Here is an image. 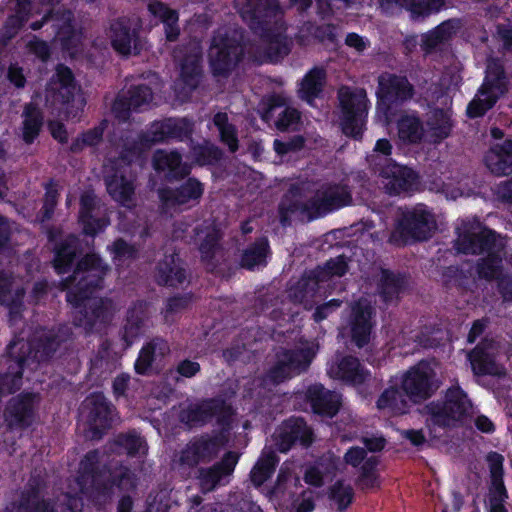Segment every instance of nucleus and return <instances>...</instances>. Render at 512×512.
I'll return each instance as SVG.
<instances>
[{
    "instance_id": "1",
    "label": "nucleus",
    "mask_w": 512,
    "mask_h": 512,
    "mask_svg": "<svg viewBox=\"0 0 512 512\" xmlns=\"http://www.w3.org/2000/svg\"><path fill=\"white\" fill-rule=\"evenodd\" d=\"M213 417L216 418L220 428L219 436L213 439L201 438L190 442L180 455L179 465L181 468L185 466L193 467L201 461L210 460L225 444L236 446L238 443H245L243 433L249 427L248 421L240 425L234 417L231 406L220 399L190 404L180 414L181 421L191 427L202 425Z\"/></svg>"
},
{
    "instance_id": "2",
    "label": "nucleus",
    "mask_w": 512,
    "mask_h": 512,
    "mask_svg": "<svg viewBox=\"0 0 512 512\" xmlns=\"http://www.w3.org/2000/svg\"><path fill=\"white\" fill-rule=\"evenodd\" d=\"M108 266L96 254H87L77 265L71 279L63 283L67 301L75 310V325L87 332L100 331L114 311L111 301L97 296Z\"/></svg>"
},
{
    "instance_id": "3",
    "label": "nucleus",
    "mask_w": 512,
    "mask_h": 512,
    "mask_svg": "<svg viewBox=\"0 0 512 512\" xmlns=\"http://www.w3.org/2000/svg\"><path fill=\"white\" fill-rule=\"evenodd\" d=\"M455 249L464 254H479L476 265L481 279L494 280L505 301H512V278L503 274V256H506L505 239L487 228L476 217L458 220ZM512 268V256L506 260Z\"/></svg>"
},
{
    "instance_id": "4",
    "label": "nucleus",
    "mask_w": 512,
    "mask_h": 512,
    "mask_svg": "<svg viewBox=\"0 0 512 512\" xmlns=\"http://www.w3.org/2000/svg\"><path fill=\"white\" fill-rule=\"evenodd\" d=\"M136 486V478L124 467L106 465L99 452L88 453L81 461L78 475L68 491L62 496L61 512H80L84 498L99 500L113 493L114 487L119 490H130Z\"/></svg>"
},
{
    "instance_id": "5",
    "label": "nucleus",
    "mask_w": 512,
    "mask_h": 512,
    "mask_svg": "<svg viewBox=\"0 0 512 512\" xmlns=\"http://www.w3.org/2000/svg\"><path fill=\"white\" fill-rule=\"evenodd\" d=\"M192 131V123L186 118L166 119L152 123L149 131L144 136H139L137 142L123 152L118 160L109 158L104 164L103 173L110 196L125 207H131L133 203L134 185L131 178H127V170L133 161V157L139 154L142 147H148L153 143L164 141L168 138H179L187 136ZM122 147H130L128 140H125Z\"/></svg>"
},
{
    "instance_id": "6",
    "label": "nucleus",
    "mask_w": 512,
    "mask_h": 512,
    "mask_svg": "<svg viewBox=\"0 0 512 512\" xmlns=\"http://www.w3.org/2000/svg\"><path fill=\"white\" fill-rule=\"evenodd\" d=\"M241 33L237 30L229 34L227 28L219 29L214 35L209 48V62L215 77L226 76L240 60V54L247 52L248 59L255 62H277L290 51L291 41L282 34L271 35L266 33L261 38V44L265 46L254 47L253 44L240 46L237 40Z\"/></svg>"
},
{
    "instance_id": "7",
    "label": "nucleus",
    "mask_w": 512,
    "mask_h": 512,
    "mask_svg": "<svg viewBox=\"0 0 512 512\" xmlns=\"http://www.w3.org/2000/svg\"><path fill=\"white\" fill-rule=\"evenodd\" d=\"M351 194L345 185L331 183H301L292 187L281 201L279 212L282 224L295 215L311 221L351 203Z\"/></svg>"
},
{
    "instance_id": "8",
    "label": "nucleus",
    "mask_w": 512,
    "mask_h": 512,
    "mask_svg": "<svg viewBox=\"0 0 512 512\" xmlns=\"http://www.w3.org/2000/svg\"><path fill=\"white\" fill-rule=\"evenodd\" d=\"M346 258L342 255L330 259L323 267L305 273L295 284L288 289L287 299L282 302L281 312L273 310V319L283 316L292 319L299 310L292 306L302 305L304 309H310L322 300L329 291L336 289L338 279L347 271Z\"/></svg>"
},
{
    "instance_id": "9",
    "label": "nucleus",
    "mask_w": 512,
    "mask_h": 512,
    "mask_svg": "<svg viewBox=\"0 0 512 512\" xmlns=\"http://www.w3.org/2000/svg\"><path fill=\"white\" fill-rule=\"evenodd\" d=\"M37 335L36 345L33 342L24 341V338H16L9 345V357L6 360L9 371L0 376V398L17 390L20 387L22 375L36 370L67 337L64 329H59L58 334L42 330L37 332ZM27 379H31L29 375Z\"/></svg>"
},
{
    "instance_id": "10",
    "label": "nucleus",
    "mask_w": 512,
    "mask_h": 512,
    "mask_svg": "<svg viewBox=\"0 0 512 512\" xmlns=\"http://www.w3.org/2000/svg\"><path fill=\"white\" fill-rule=\"evenodd\" d=\"M436 373V362L420 361L394 379V385L399 383L402 392L394 386L389 387L379 397L377 408L394 415L405 413L409 401L416 403L425 400L438 388Z\"/></svg>"
},
{
    "instance_id": "11",
    "label": "nucleus",
    "mask_w": 512,
    "mask_h": 512,
    "mask_svg": "<svg viewBox=\"0 0 512 512\" xmlns=\"http://www.w3.org/2000/svg\"><path fill=\"white\" fill-rule=\"evenodd\" d=\"M392 145L387 139H379L367 162L378 176L380 184L390 195H399L417 189V173L404 165L396 163L391 157Z\"/></svg>"
},
{
    "instance_id": "12",
    "label": "nucleus",
    "mask_w": 512,
    "mask_h": 512,
    "mask_svg": "<svg viewBox=\"0 0 512 512\" xmlns=\"http://www.w3.org/2000/svg\"><path fill=\"white\" fill-rule=\"evenodd\" d=\"M425 131L419 117L415 114H405L398 120V137L401 142L408 144L427 141L438 143L447 138L452 128L450 109H434L427 121Z\"/></svg>"
},
{
    "instance_id": "13",
    "label": "nucleus",
    "mask_w": 512,
    "mask_h": 512,
    "mask_svg": "<svg viewBox=\"0 0 512 512\" xmlns=\"http://www.w3.org/2000/svg\"><path fill=\"white\" fill-rule=\"evenodd\" d=\"M317 350L318 345L315 342L304 341L300 342L293 350L278 353L276 361L266 378L259 381L257 395H261L264 391H270L272 386L306 370L315 357Z\"/></svg>"
},
{
    "instance_id": "14",
    "label": "nucleus",
    "mask_w": 512,
    "mask_h": 512,
    "mask_svg": "<svg viewBox=\"0 0 512 512\" xmlns=\"http://www.w3.org/2000/svg\"><path fill=\"white\" fill-rule=\"evenodd\" d=\"M427 425L454 427L464 425L473 415V406L466 393L458 386L450 387L442 402L430 403L426 407Z\"/></svg>"
},
{
    "instance_id": "15",
    "label": "nucleus",
    "mask_w": 512,
    "mask_h": 512,
    "mask_svg": "<svg viewBox=\"0 0 512 512\" xmlns=\"http://www.w3.org/2000/svg\"><path fill=\"white\" fill-rule=\"evenodd\" d=\"M46 105L57 107L65 105L67 117L77 119L83 111L85 101L76 94V85L69 68L58 65L55 75L51 78L45 90Z\"/></svg>"
},
{
    "instance_id": "16",
    "label": "nucleus",
    "mask_w": 512,
    "mask_h": 512,
    "mask_svg": "<svg viewBox=\"0 0 512 512\" xmlns=\"http://www.w3.org/2000/svg\"><path fill=\"white\" fill-rule=\"evenodd\" d=\"M435 225L434 215L424 204L400 208L396 228L391 234L390 241L396 244H404L409 239H426Z\"/></svg>"
},
{
    "instance_id": "17",
    "label": "nucleus",
    "mask_w": 512,
    "mask_h": 512,
    "mask_svg": "<svg viewBox=\"0 0 512 512\" xmlns=\"http://www.w3.org/2000/svg\"><path fill=\"white\" fill-rule=\"evenodd\" d=\"M341 107V128L345 135L361 137L368 114V100L364 89L341 87L338 92Z\"/></svg>"
},
{
    "instance_id": "18",
    "label": "nucleus",
    "mask_w": 512,
    "mask_h": 512,
    "mask_svg": "<svg viewBox=\"0 0 512 512\" xmlns=\"http://www.w3.org/2000/svg\"><path fill=\"white\" fill-rule=\"evenodd\" d=\"M506 90L507 79L502 64L498 60H488L484 82L467 107L468 116L475 118L484 115Z\"/></svg>"
},
{
    "instance_id": "19",
    "label": "nucleus",
    "mask_w": 512,
    "mask_h": 512,
    "mask_svg": "<svg viewBox=\"0 0 512 512\" xmlns=\"http://www.w3.org/2000/svg\"><path fill=\"white\" fill-rule=\"evenodd\" d=\"M374 308L370 296L359 298L350 304L342 318L340 336L350 337L359 348L366 345L372 330V315Z\"/></svg>"
},
{
    "instance_id": "20",
    "label": "nucleus",
    "mask_w": 512,
    "mask_h": 512,
    "mask_svg": "<svg viewBox=\"0 0 512 512\" xmlns=\"http://www.w3.org/2000/svg\"><path fill=\"white\" fill-rule=\"evenodd\" d=\"M412 86L406 78L390 73H383L378 80V104L376 120L386 126L390 123L391 104L411 97Z\"/></svg>"
},
{
    "instance_id": "21",
    "label": "nucleus",
    "mask_w": 512,
    "mask_h": 512,
    "mask_svg": "<svg viewBox=\"0 0 512 512\" xmlns=\"http://www.w3.org/2000/svg\"><path fill=\"white\" fill-rule=\"evenodd\" d=\"M174 57L180 64V77L175 82L174 93L177 100L184 102L199 82L201 59L199 43L193 42L185 53L176 51Z\"/></svg>"
},
{
    "instance_id": "22",
    "label": "nucleus",
    "mask_w": 512,
    "mask_h": 512,
    "mask_svg": "<svg viewBox=\"0 0 512 512\" xmlns=\"http://www.w3.org/2000/svg\"><path fill=\"white\" fill-rule=\"evenodd\" d=\"M204 193V185L196 178H189L177 189L159 190L161 208L164 214L172 215L184 208L197 204Z\"/></svg>"
},
{
    "instance_id": "23",
    "label": "nucleus",
    "mask_w": 512,
    "mask_h": 512,
    "mask_svg": "<svg viewBox=\"0 0 512 512\" xmlns=\"http://www.w3.org/2000/svg\"><path fill=\"white\" fill-rule=\"evenodd\" d=\"M140 27L137 18H120L113 22L109 33L114 50L124 56L140 53L144 47V41L139 36Z\"/></svg>"
},
{
    "instance_id": "24",
    "label": "nucleus",
    "mask_w": 512,
    "mask_h": 512,
    "mask_svg": "<svg viewBox=\"0 0 512 512\" xmlns=\"http://www.w3.org/2000/svg\"><path fill=\"white\" fill-rule=\"evenodd\" d=\"M508 351L498 342L485 340L479 344L472 352L467 354L471 368L476 375H495L501 376L505 369L499 363L503 355Z\"/></svg>"
},
{
    "instance_id": "25",
    "label": "nucleus",
    "mask_w": 512,
    "mask_h": 512,
    "mask_svg": "<svg viewBox=\"0 0 512 512\" xmlns=\"http://www.w3.org/2000/svg\"><path fill=\"white\" fill-rule=\"evenodd\" d=\"M114 416V409L100 393L87 397L80 407V418L88 424L93 437L109 427L114 421Z\"/></svg>"
},
{
    "instance_id": "26",
    "label": "nucleus",
    "mask_w": 512,
    "mask_h": 512,
    "mask_svg": "<svg viewBox=\"0 0 512 512\" xmlns=\"http://www.w3.org/2000/svg\"><path fill=\"white\" fill-rule=\"evenodd\" d=\"M327 374L330 378L341 380L357 389L371 379L370 372L361 365L357 358L338 353L328 363Z\"/></svg>"
},
{
    "instance_id": "27",
    "label": "nucleus",
    "mask_w": 512,
    "mask_h": 512,
    "mask_svg": "<svg viewBox=\"0 0 512 512\" xmlns=\"http://www.w3.org/2000/svg\"><path fill=\"white\" fill-rule=\"evenodd\" d=\"M346 464L359 468L358 484L362 489H374L380 486L378 456H367L365 449L351 447L344 455Z\"/></svg>"
},
{
    "instance_id": "28",
    "label": "nucleus",
    "mask_w": 512,
    "mask_h": 512,
    "mask_svg": "<svg viewBox=\"0 0 512 512\" xmlns=\"http://www.w3.org/2000/svg\"><path fill=\"white\" fill-rule=\"evenodd\" d=\"M235 5L244 21L252 30L268 25L271 19H277L281 13L276 0H235Z\"/></svg>"
},
{
    "instance_id": "29",
    "label": "nucleus",
    "mask_w": 512,
    "mask_h": 512,
    "mask_svg": "<svg viewBox=\"0 0 512 512\" xmlns=\"http://www.w3.org/2000/svg\"><path fill=\"white\" fill-rule=\"evenodd\" d=\"M152 87L146 84H139L127 92H122L114 101L112 113L119 122L129 118L131 110H143L153 100Z\"/></svg>"
},
{
    "instance_id": "30",
    "label": "nucleus",
    "mask_w": 512,
    "mask_h": 512,
    "mask_svg": "<svg viewBox=\"0 0 512 512\" xmlns=\"http://www.w3.org/2000/svg\"><path fill=\"white\" fill-rule=\"evenodd\" d=\"M312 439V431L299 418H291L285 421L274 433L275 444L281 452L288 451L296 441H299L303 446H308Z\"/></svg>"
},
{
    "instance_id": "31",
    "label": "nucleus",
    "mask_w": 512,
    "mask_h": 512,
    "mask_svg": "<svg viewBox=\"0 0 512 512\" xmlns=\"http://www.w3.org/2000/svg\"><path fill=\"white\" fill-rule=\"evenodd\" d=\"M379 2L384 12L392 14L405 8L414 20L437 13L445 5L444 0H379Z\"/></svg>"
},
{
    "instance_id": "32",
    "label": "nucleus",
    "mask_w": 512,
    "mask_h": 512,
    "mask_svg": "<svg viewBox=\"0 0 512 512\" xmlns=\"http://www.w3.org/2000/svg\"><path fill=\"white\" fill-rule=\"evenodd\" d=\"M305 397L308 400L312 411L323 417L332 418L341 405V395L337 392L326 390L321 384L310 385Z\"/></svg>"
},
{
    "instance_id": "33",
    "label": "nucleus",
    "mask_w": 512,
    "mask_h": 512,
    "mask_svg": "<svg viewBox=\"0 0 512 512\" xmlns=\"http://www.w3.org/2000/svg\"><path fill=\"white\" fill-rule=\"evenodd\" d=\"M80 204L79 221L86 235L95 236L109 225L106 217L96 218L100 204L92 191H85L81 195Z\"/></svg>"
},
{
    "instance_id": "34",
    "label": "nucleus",
    "mask_w": 512,
    "mask_h": 512,
    "mask_svg": "<svg viewBox=\"0 0 512 512\" xmlns=\"http://www.w3.org/2000/svg\"><path fill=\"white\" fill-rule=\"evenodd\" d=\"M238 458L236 453L228 452L217 465L209 469H202L199 473V482L202 491L208 492L213 490L217 485L227 483L238 463Z\"/></svg>"
},
{
    "instance_id": "35",
    "label": "nucleus",
    "mask_w": 512,
    "mask_h": 512,
    "mask_svg": "<svg viewBox=\"0 0 512 512\" xmlns=\"http://www.w3.org/2000/svg\"><path fill=\"white\" fill-rule=\"evenodd\" d=\"M37 396L31 393L13 398L6 409L5 418L10 427H26L33 422Z\"/></svg>"
},
{
    "instance_id": "36",
    "label": "nucleus",
    "mask_w": 512,
    "mask_h": 512,
    "mask_svg": "<svg viewBox=\"0 0 512 512\" xmlns=\"http://www.w3.org/2000/svg\"><path fill=\"white\" fill-rule=\"evenodd\" d=\"M484 163L496 176L512 174V140L492 146L484 157Z\"/></svg>"
},
{
    "instance_id": "37",
    "label": "nucleus",
    "mask_w": 512,
    "mask_h": 512,
    "mask_svg": "<svg viewBox=\"0 0 512 512\" xmlns=\"http://www.w3.org/2000/svg\"><path fill=\"white\" fill-rule=\"evenodd\" d=\"M459 22L448 20L421 36V48L425 54L441 50L459 29Z\"/></svg>"
},
{
    "instance_id": "38",
    "label": "nucleus",
    "mask_w": 512,
    "mask_h": 512,
    "mask_svg": "<svg viewBox=\"0 0 512 512\" xmlns=\"http://www.w3.org/2000/svg\"><path fill=\"white\" fill-rule=\"evenodd\" d=\"M23 290L15 280H11L0 274V303L9 308V321L16 323L21 311V299Z\"/></svg>"
},
{
    "instance_id": "39",
    "label": "nucleus",
    "mask_w": 512,
    "mask_h": 512,
    "mask_svg": "<svg viewBox=\"0 0 512 512\" xmlns=\"http://www.w3.org/2000/svg\"><path fill=\"white\" fill-rule=\"evenodd\" d=\"M153 167L156 171L165 172L172 178L183 177L190 172V166L182 163L180 155L174 151H157L153 158Z\"/></svg>"
},
{
    "instance_id": "40",
    "label": "nucleus",
    "mask_w": 512,
    "mask_h": 512,
    "mask_svg": "<svg viewBox=\"0 0 512 512\" xmlns=\"http://www.w3.org/2000/svg\"><path fill=\"white\" fill-rule=\"evenodd\" d=\"M326 73L322 68L315 67L311 69L299 84V97L309 105L318 98L322 92L325 83Z\"/></svg>"
},
{
    "instance_id": "41",
    "label": "nucleus",
    "mask_w": 512,
    "mask_h": 512,
    "mask_svg": "<svg viewBox=\"0 0 512 512\" xmlns=\"http://www.w3.org/2000/svg\"><path fill=\"white\" fill-rule=\"evenodd\" d=\"M148 10L152 16L164 24L166 38L169 41L175 40L179 34L177 12L161 2L149 3Z\"/></svg>"
},
{
    "instance_id": "42",
    "label": "nucleus",
    "mask_w": 512,
    "mask_h": 512,
    "mask_svg": "<svg viewBox=\"0 0 512 512\" xmlns=\"http://www.w3.org/2000/svg\"><path fill=\"white\" fill-rule=\"evenodd\" d=\"M169 350L167 343L156 339L142 348L135 362V370L139 374H146L152 368V363L158 356H163Z\"/></svg>"
},
{
    "instance_id": "43",
    "label": "nucleus",
    "mask_w": 512,
    "mask_h": 512,
    "mask_svg": "<svg viewBox=\"0 0 512 512\" xmlns=\"http://www.w3.org/2000/svg\"><path fill=\"white\" fill-rule=\"evenodd\" d=\"M156 277L160 284L176 286L181 284L186 276L184 269L180 266L179 259L170 255L159 264Z\"/></svg>"
},
{
    "instance_id": "44",
    "label": "nucleus",
    "mask_w": 512,
    "mask_h": 512,
    "mask_svg": "<svg viewBox=\"0 0 512 512\" xmlns=\"http://www.w3.org/2000/svg\"><path fill=\"white\" fill-rule=\"evenodd\" d=\"M111 450L117 454L124 450L128 456L141 458L146 454L147 447L145 441L139 435L131 432L117 436Z\"/></svg>"
},
{
    "instance_id": "45",
    "label": "nucleus",
    "mask_w": 512,
    "mask_h": 512,
    "mask_svg": "<svg viewBox=\"0 0 512 512\" xmlns=\"http://www.w3.org/2000/svg\"><path fill=\"white\" fill-rule=\"evenodd\" d=\"M37 97L38 96H35L33 101L25 107L23 113V140L27 144L32 143L38 136L42 125V115L36 107Z\"/></svg>"
},
{
    "instance_id": "46",
    "label": "nucleus",
    "mask_w": 512,
    "mask_h": 512,
    "mask_svg": "<svg viewBox=\"0 0 512 512\" xmlns=\"http://www.w3.org/2000/svg\"><path fill=\"white\" fill-rule=\"evenodd\" d=\"M77 239L69 237L64 243L55 247L54 268L58 274L66 273L77 254Z\"/></svg>"
},
{
    "instance_id": "47",
    "label": "nucleus",
    "mask_w": 512,
    "mask_h": 512,
    "mask_svg": "<svg viewBox=\"0 0 512 512\" xmlns=\"http://www.w3.org/2000/svg\"><path fill=\"white\" fill-rule=\"evenodd\" d=\"M278 459L271 449H264L261 457L251 471V481L255 486L263 484L273 473Z\"/></svg>"
},
{
    "instance_id": "48",
    "label": "nucleus",
    "mask_w": 512,
    "mask_h": 512,
    "mask_svg": "<svg viewBox=\"0 0 512 512\" xmlns=\"http://www.w3.org/2000/svg\"><path fill=\"white\" fill-rule=\"evenodd\" d=\"M268 254V241L266 238H261L243 252L241 265L247 269L264 266L267 263Z\"/></svg>"
},
{
    "instance_id": "49",
    "label": "nucleus",
    "mask_w": 512,
    "mask_h": 512,
    "mask_svg": "<svg viewBox=\"0 0 512 512\" xmlns=\"http://www.w3.org/2000/svg\"><path fill=\"white\" fill-rule=\"evenodd\" d=\"M213 123L217 127L221 141L226 144L231 152L238 148V139L233 124L229 122L228 115L223 112L215 114Z\"/></svg>"
},
{
    "instance_id": "50",
    "label": "nucleus",
    "mask_w": 512,
    "mask_h": 512,
    "mask_svg": "<svg viewBox=\"0 0 512 512\" xmlns=\"http://www.w3.org/2000/svg\"><path fill=\"white\" fill-rule=\"evenodd\" d=\"M19 510L24 512H55L54 508L48 510L46 503L42 499L39 482L36 485L30 484V490L22 496ZM56 511H58V508Z\"/></svg>"
},
{
    "instance_id": "51",
    "label": "nucleus",
    "mask_w": 512,
    "mask_h": 512,
    "mask_svg": "<svg viewBox=\"0 0 512 512\" xmlns=\"http://www.w3.org/2000/svg\"><path fill=\"white\" fill-rule=\"evenodd\" d=\"M379 282L380 294L386 302L397 297L402 288V280L387 270L380 271Z\"/></svg>"
},
{
    "instance_id": "52",
    "label": "nucleus",
    "mask_w": 512,
    "mask_h": 512,
    "mask_svg": "<svg viewBox=\"0 0 512 512\" xmlns=\"http://www.w3.org/2000/svg\"><path fill=\"white\" fill-rule=\"evenodd\" d=\"M143 313V305L142 303L138 304L133 310H131L128 314L127 323L124 328V341L127 343V346H130L134 340L142 333V321L143 318L140 314Z\"/></svg>"
},
{
    "instance_id": "53",
    "label": "nucleus",
    "mask_w": 512,
    "mask_h": 512,
    "mask_svg": "<svg viewBox=\"0 0 512 512\" xmlns=\"http://www.w3.org/2000/svg\"><path fill=\"white\" fill-rule=\"evenodd\" d=\"M219 238V231L214 227H207V231H197L195 242L200 243V251L203 258H208L209 254H213Z\"/></svg>"
},
{
    "instance_id": "54",
    "label": "nucleus",
    "mask_w": 512,
    "mask_h": 512,
    "mask_svg": "<svg viewBox=\"0 0 512 512\" xmlns=\"http://www.w3.org/2000/svg\"><path fill=\"white\" fill-rule=\"evenodd\" d=\"M192 155L197 164L210 165L217 162L222 153L215 145L205 142L204 145L194 147Z\"/></svg>"
},
{
    "instance_id": "55",
    "label": "nucleus",
    "mask_w": 512,
    "mask_h": 512,
    "mask_svg": "<svg viewBox=\"0 0 512 512\" xmlns=\"http://www.w3.org/2000/svg\"><path fill=\"white\" fill-rule=\"evenodd\" d=\"M353 489L349 484L337 481L330 490V498L338 509H345L353 499Z\"/></svg>"
},
{
    "instance_id": "56",
    "label": "nucleus",
    "mask_w": 512,
    "mask_h": 512,
    "mask_svg": "<svg viewBox=\"0 0 512 512\" xmlns=\"http://www.w3.org/2000/svg\"><path fill=\"white\" fill-rule=\"evenodd\" d=\"M114 264L121 267L136 256L134 247L129 246L123 240H117L109 247Z\"/></svg>"
},
{
    "instance_id": "57",
    "label": "nucleus",
    "mask_w": 512,
    "mask_h": 512,
    "mask_svg": "<svg viewBox=\"0 0 512 512\" xmlns=\"http://www.w3.org/2000/svg\"><path fill=\"white\" fill-rule=\"evenodd\" d=\"M107 126H108V122L105 120V121L101 122L98 127H95L94 129L83 133L80 138H77L73 142L72 149L78 150V149H81L82 147L97 145L99 143V141L101 140L103 132Z\"/></svg>"
},
{
    "instance_id": "58",
    "label": "nucleus",
    "mask_w": 512,
    "mask_h": 512,
    "mask_svg": "<svg viewBox=\"0 0 512 512\" xmlns=\"http://www.w3.org/2000/svg\"><path fill=\"white\" fill-rule=\"evenodd\" d=\"M450 61L451 65L446 68L439 83L440 86L446 90V92H449L459 87L462 81V77L460 75V64L454 61L452 58L450 59Z\"/></svg>"
},
{
    "instance_id": "59",
    "label": "nucleus",
    "mask_w": 512,
    "mask_h": 512,
    "mask_svg": "<svg viewBox=\"0 0 512 512\" xmlns=\"http://www.w3.org/2000/svg\"><path fill=\"white\" fill-rule=\"evenodd\" d=\"M299 121V112L294 108L285 107V109L279 114L275 125L280 131L296 130L299 126Z\"/></svg>"
},
{
    "instance_id": "60",
    "label": "nucleus",
    "mask_w": 512,
    "mask_h": 512,
    "mask_svg": "<svg viewBox=\"0 0 512 512\" xmlns=\"http://www.w3.org/2000/svg\"><path fill=\"white\" fill-rule=\"evenodd\" d=\"M329 464L325 465L323 462H319L314 466L309 467L305 472V481L314 486H320L323 482V471H328L330 468L335 467V463L332 457L328 458Z\"/></svg>"
},
{
    "instance_id": "61",
    "label": "nucleus",
    "mask_w": 512,
    "mask_h": 512,
    "mask_svg": "<svg viewBox=\"0 0 512 512\" xmlns=\"http://www.w3.org/2000/svg\"><path fill=\"white\" fill-rule=\"evenodd\" d=\"M58 190L54 183H49L46 186L45 199L43 204V213L40 217L36 218V221L44 222L49 219L54 211V207L57 202Z\"/></svg>"
},
{
    "instance_id": "62",
    "label": "nucleus",
    "mask_w": 512,
    "mask_h": 512,
    "mask_svg": "<svg viewBox=\"0 0 512 512\" xmlns=\"http://www.w3.org/2000/svg\"><path fill=\"white\" fill-rule=\"evenodd\" d=\"M304 145V140L301 136H295L289 141H281L276 139L274 141V150L278 156L284 158L290 153L300 150Z\"/></svg>"
},
{
    "instance_id": "63",
    "label": "nucleus",
    "mask_w": 512,
    "mask_h": 512,
    "mask_svg": "<svg viewBox=\"0 0 512 512\" xmlns=\"http://www.w3.org/2000/svg\"><path fill=\"white\" fill-rule=\"evenodd\" d=\"M507 498V492L502 479L491 480L489 492V503H504Z\"/></svg>"
},
{
    "instance_id": "64",
    "label": "nucleus",
    "mask_w": 512,
    "mask_h": 512,
    "mask_svg": "<svg viewBox=\"0 0 512 512\" xmlns=\"http://www.w3.org/2000/svg\"><path fill=\"white\" fill-rule=\"evenodd\" d=\"M295 512H311L314 509V495L311 490L304 491L300 498L293 502Z\"/></svg>"
}]
</instances>
